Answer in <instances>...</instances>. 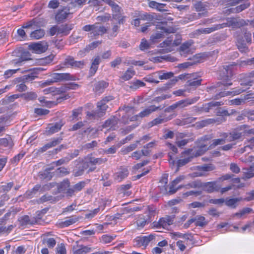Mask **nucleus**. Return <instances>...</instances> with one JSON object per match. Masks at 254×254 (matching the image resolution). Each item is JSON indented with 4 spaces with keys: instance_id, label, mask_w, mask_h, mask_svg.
Returning a JSON list of instances; mask_svg holds the SVG:
<instances>
[{
    "instance_id": "obj_1",
    "label": "nucleus",
    "mask_w": 254,
    "mask_h": 254,
    "mask_svg": "<svg viewBox=\"0 0 254 254\" xmlns=\"http://www.w3.org/2000/svg\"><path fill=\"white\" fill-rule=\"evenodd\" d=\"M254 77V70L247 74L243 79H241L240 85L243 87H236L232 89L231 91L221 92L218 94L216 95L215 99H218L219 98L232 95H238L249 89L250 86L254 84V81L251 80V78Z\"/></svg>"
},
{
    "instance_id": "obj_2",
    "label": "nucleus",
    "mask_w": 254,
    "mask_h": 254,
    "mask_svg": "<svg viewBox=\"0 0 254 254\" xmlns=\"http://www.w3.org/2000/svg\"><path fill=\"white\" fill-rule=\"evenodd\" d=\"M232 66L233 65L231 64L224 65L223 66L222 68L219 71V74L221 79L225 81L217 82L215 85L211 86L210 89H213L217 87H220L221 85H223L225 87H228L232 85V82H229V78L233 75L232 70Z\"/></svg>"
},
{
    "instance_id": "obj_3",
    "label": "nucleus",
    "mask_w": 254,
    "mask_h": 254,
    "mask_svg": "<svg viewBox=\"0 0 254 254\" xmlns=\"http://www.w3.org/2000/svg\"><path fill=\"white\" fill-rule=\"evenodd\" d=\"M82 29L85 32H88V36L92 39H96L107 31V29L99 22L86 25L82 27Z\"/></svg>"
},
{
    "instance_id": "obj_4",
    "label": "nucleus",
    "mask_w": 254,
    "mask_h": 254,
    "mask_svg": "<svg viewBox=\"0 0 254 254\" xmlns=\"http://www.w3.org/2000/svg\"><path fill=\"white\" fill-rule=\"evenodd\" d=\"M44 69L41 67L37 68L34 70V72L30 74L23 75L22 77L16 79V82H22V83L16 85V90L19 92L25 91L27 90V87L25 84V83L33 80L35 78L37 77V74Z\"/></svg>"
},
{
    "instance_id": "obj_5",
    "label": "nucleus",
    "mask_w": 254,
    "mask_h": 254,
    "mask_svg": "<svg viewBox=\"0 0 254 254\" xmlns=\"http://www.w3.org/2000/svg\"><path fill=\"white\" fill-rule=\"evenodd\" d=\"M107 98V97L106 98ZM110 99H104L97 103L98 109L96 111L87 112V119L88 120L98 119L103 116V113L106 110L108 106L106 105V102L109 101Z\"/></svg>"
},
{
    "instance_id": "obj_6",
    "label": "nucleus",
    "mask_w": 254,
    "mask_h": 254,
    "mask_svg": "<svg viewBox=\"0 0 254 254\" xmlns=\"http://www.w3.org/2000/svg\"><path fill=\"white\" fill-rule=\"evenodd\" d=\"M51 78L43 83L44 85H50L55 82L64 80H75V77L68 73H53L50 75Z\"/></svg>"
},
{
    "instance_id": "obj_7",
    "label": "nucleus",
    "mask_w": 254,
    "mask_h": 254,
    "mask_svg": "<svg viewBox=\"0 0 254 254\" xmlns=\"http://www.w3.org/2000/svg\"><path fill=\"white\" fill-rule=\"evenodd\" d=\"M123 10L119 5L112 1V23L117 21L119 24L125 22V16L122 15Z\"/></svg>"
},
{
    "instance_id": "obj_8",
    "label": "nucleus",
    "mask_w": 254,
    "mask_h": 254,
    "mask_svg": "<svg viewBox=\"0 0 254 254\" xmlns=\"http://www.w3.org/2000/svg\"><path fill=\"white\" fill-rule=\"evenodd\" d=\"M175 216L167 215L159 219L158 222L153 223V227L156 229H168V226L173 224Z\"/></svg>"
},
{
    "instance_id": "obj_9",
    "label": "nucleus",
    "mask_w": 254,
    "mask_h": 254,
    "mask_svg": "<svg viewBox=\"0 0 254 254\" xmlns=\"http://www.w3.org/2000/svg\"><path fill=\"white\" fill-rule=\"evenodd\" d=\"M95 167H89V165L87 161V157L82 161L80 165L76 167L73 171V174L74 177H78L83 174L85 170H87V173L92 172Z\"/></svg>"
},
{
    "instance_id": "obj_10",
    "label": "nucleus",
    "mask_w": 254,
    "mask_h": 254,
    "mask_svg": "<svg viewBox=\"0 0 254 254\" xmlns=\"http://www.w3.org/2000/svg\"><path fill=\"white\" fill-rule=\"evenodd\" d=\"M222 24H224V25L223 26V28L228 26L232 27L233 28H238L248 24V23L244 19L231 17L227 19V22L223 23Z\"/></svg>"
},
{
    "instance_id": "obj_11",
    "label": "nucleus",
    "mask_w": 254,
    "mask_h": 254,
    "mask_svg": "<svg viewBox=\"0 0 254 254\" xmlns=\"http://www.w3.org/2000/svg\"><path fill=\"white\" fill-rule=\"evenodd\" d=\"M74 11L70 9V6H64L62 9H59L56 15V20L58 22H62L65 19L68 15L73 13Z\"/></svg>"
},
{
    "instance_id": "obj_12",
    "label": "nucleus",
    "mask_w": 254,
    "mask_h": 254,
    "mask_svg": "<svg viewBox=\"0 0 254 254\" xmlns=\"http://www.w3.org/2000/svg\"><path fill=\"white\" fill-rule=\"evenodd\" d=\"M63 64L66 67L70 66L72 67L82 68L84 65V62L74 61L72 57L68 56L64 60Z\"/></svg>"
},
{
    "instance_id": "obj_13",
    "label": "nucleus",
    "mask_w": 254,
    "mask_h": 254,
    "mask_svg": "<svg viewBox=\"0 0 254 254\" xmlns=\"http://www.w3.org/2000/svg\"><path fill=\"white\" fill-rule=\"evenodd\" d=\"M152 24L156 26V29L161 30V32H163L166 34L174 33L175 32L174 28L167 26V22L166 21L152 22Z\"/></svg>"
},
{
    "instance_id": "obj_14",
    "label": "nucleus",
    "mask_w": 254,
    "mask_h": 254,
    "mask_svg": "<svg viewBox=\"0 0 254 254\" xmlns=\"http://www.w3.org/2000/svg\"><path fill=\"white\" fill-rule=\"evenodd\" d=\"M86 183L85 181H81L74 186L72 188H69L65 192L66 195L68 197H71L75 194V192L81 190L85 186Z\"/></svg>"
},
{
    "instance_id": "obj_15",
    "label": "nucleus",
    "mask_w": 254,
    "mask_h": 254,
    "mask_svg": "<svg viewBox=\"0 0 254 254\" xmlns=\"http://www.w3.org/2000/svg\"><path fill=\"white\" fill-rule=\"evenodd\" d=\"M29 49L32 50L36 54H40L45 52L48 49L47 43L44 42H39L32 43L29 45Z\"/></svg>"
},
{
    "instance_id": "obj_16",
    "label": "nucleus",
    "mask_w": 254,
    "mask_h": 254,
    "mask_svg": "<svg viewBox=\"0 0 254 254\" xmlns=\"http://www.w3.org/2000/svg\"><path fill=\"white\" fill-rule=\"evenodd\" d=\"M176 116L175 114H172L169 116H167L165 113L161 114L158 118L154 119L151 122V124L152 126H155L158 124L164 123L165 122H168L172 120L173 118Z\"/></svg>"
},
{
    "instance_id": "obj_17",
    "label": "nucleus",
    "mask_w": 254,
    "mask_h": 254,
    "mask_svg": "<svg viewBox=\"0 0 254 254\" xmlns=\"http://www.w3.org/2000/svg\"><path fill=\"white\" fill-rule=\"evenodd\" d=\"M219 136L221 138L214 139L211 141V143L209 146L210 149H213L218 145L225 144L226 143V139L228 136V133L227 132H220Z\"/></svg>"
},
{
    "instance_id": "obj_18",
    "label": "nucleus",
    "mask_w": 254,
    "mask_h": 254,
    "mask_svg": "<svg viewBox=\"0 0 254 254\" xmlns=\"http://www.w3.org/2000/svg\"><path fill=\"white\" fill-rule=\"evenodd\" d=\"M64 123L62 121L56 123L54 124H49L46 128V131L47 134H52L59 131L64 126Z\"/></svg>"
},
{
    "instance_id": "obj_19",
    "label": "nucleus",
    "mask_w": 254,
    "mask_h": 254,
    "mask_svg": "<svg viewBox=\"0 0 254 254\" xmlns=\"http://www.w3.org/2000/svg\"><path fill=\"white\" fill-rule=\"evenodd\" d=\"M202 190L208 193H211L215 191H218L216 187V182H209L207 183H202L201 188Z\"/></svg>"
},
{
    "instance_id": "obj_20",
    "label": "nucleus",
    "mask_w": 254,
    "mask_h": 254,
    "mask_svg": "<svg viewBox=\"0 0 254 254\" xmlns=\"http://www.w3.org/2000/svg\"><path fill=\"white\" fill-rule=\"evenodd\" d=\"M203 57L200 54H197L192 56V58H189V59L190 60V62L183 63L181 64L180 66L183 68H187L194 64L201 62V61Z\"/></svg>"
},
{
    "instance_id": "obj_21",
    "label": "nucleus",
    "mask_w": 254,
    "mask_h": 254,
    "mask_svg": "<svg viewBox=\"0 0 254 254\" xmlns=\"http://www.w3.org/2000/svg\"><path fill=\"white\" fill-rule=\"evenodd\" d=\"M164 108L161 106L156 107L155 105H151L148 108L145 109L139 113V116L140 118H143L149 116L152 113L157 111V110H161Z\"/></svg>"
},
{
    "instance_id": "obj_22",
    "label": "nucleus",
    "mask_w": 254,
    "mask_h": 254,
    "mask_svg": "<svg viewBox=\"0 0 254 254\" xmlns=\"http://www.w3.org/2000/svg\"><path fill=\"white\" fill-rule=\"evenodd\" d=\"M139 17L141 20H146L148 21H153L154 20H159L160 16L158 15L155 13H149L145 12L143 13H140L139 15Z\"/></svg>"
},
{
    "instance_id": "obj_23",
    "label": "nucleus",
    "mask_w": 254,
    "mask_h": 254,
    "mask_svg": "<svg viewBox=\"0 0 254 254\" xmlns=\"http://www.w3.org/2000/svg\"><path fill=\"white\" fill-rule=\"evenodd\" d=\"M199 97H195L191 99H187L186 100H181L176 102L177 107L179 108H184L188 105H191L196 102Z\"/></svg>"
},
{
    "instance_id": "obj_24",
    "label": "nucleus",
    "mask_w": 254,
    "mask_h": 254,
    "mask_svg": "<svg viewBox=\"0 0 254 254\" xmlns=\"http://www.w3.org/2000/svg\"><path fill=\"white\" fill-rule=\"evenodd\" d=\"M242 197L229 198L227 197L225 199L226 205L231 208H235L238 205L239 202L243 200Z\"/></svg>"
},
{
    "instance_id": "obj_25",
    "label": "nucleus",
    "mask_w": 254,
    "mask_h": 254,
    "mask_svg": "<svg viewBox=\"0 0 254 254\" xmlns=\"http://www.w3.org/2000/svg\"><path fill=\"white\" fill-rule=\"evenodd\" d=\"M59 34L62 36L67 35L73 29V25L72 24H64L58 25Z\"/></svg>"
},
{
    "instance_id": "obj_26",
    "label": "nucleus",
    "mask_w": 254,
    "mask_h": 254,
    "mask_svg": "<svg viewBox=\"0 0 254 254\" xmlns=\"http://www.w3.org/2000/svg\"><path fill=\"white\" fill-rule=\"evenodd\" d=\"M196 11H203L207 10L210 6L209 2L202 1H197L193 5Z\"/></svg>"
},
{
    "instance_id": "obj_27",
    "label": "nucleus",
    "mask_w": 254,
    "mask_h": 254,
    "mask_svg": "<svg viewBox=\"0 0 254 254\" xmlns=\"http://www.w3.org/2000/svg\"><path fill=\"white\" fill-rule=\"evenodd\" d=\"M108 86V83L104 81H100L94 84L93 90L97 94L102 93Z\"/></svg>"
},
{
    "instance_id": "obj_28",
    "label": "nucleus",
    "mask_w": 254,
    "mask_h": 254,
    "mask_svg": "<svg viewBox=\"0 0 254 254\" xmlns=\"http://www.w3.org/2000/svg\"><path fill=\"white\" fill-rule=\"evenodd\" d=\"M61 139H60V138H57V139H54L52 141L46 144L43 147L40 148L38 150V152L42 153V152L46 151L50 148L55 146L59 144L61 142Z\"/></svg>"
},
{
    "instance_id": "obj_29",
    "label": "nucleus",
    "mask_w": 254,
    "mask_h": 254,
    "mask_svg": "<svg viewBox=\"0 0 254 254\" xmlns=\"http://www.w3.org/2000/svg\"><path fill=\"white\" fill-rule=\"evenodd\" d=\"M70 182L68 179H64L63 182L60 184L57 183L56 187L58 189L59 192L67 191L70 186Z\"/></svg>"
},
{
    "instance_id": "obj_30",
    "label": "nucleus",
    "mask_w": 254,
    "mask_h": 254,
    "mask_svg": "<svg viewBox=\"0 0 254 254\" xmlns=\"http://www.w3.org/2000/svg\"><path fill=\"white\" fill-rule=\"evenodd\" d=\"M224 24H217L215 25H214L213 26L209 28H206L204 29H200L197 30V31L199 34L202 33H206V34H209L210 33L212 32H213L214 31H216L217 30L223 28V26H224Z\"/></svg>"
},
{
    "instance_id": "obj_31",
    "label": "nucleus",
    "mask_w": 254,
    "mask_h": 254,
    "mask_svg": "<svg viewBox=\"0 0 254 254\" xmlns=\"http://www.w3.org/2000/svg\"><path fill=\"white\" fill-rule=\"evenodd\" d=\"M194 221L195 225L201 227H204L208 224V221L206 220L204 216L201 215H197L194 218H193Z\"/></svg>"
},
{
    "instance_id": "obj_32",
    "label": "nucleus",
    "mask_w": 254,
    "mask_h": 254,
    "mask_svg": "<svg viewBox=\"0 0 254 254\" xmlns=\"http://www.w3.org/2000/svg\"><path fill=\"white\" fill-rule=\"evenodd\" d=\"M87 157V161L88 164H91L92 165H95L96 164H101L107 161L106 159L104 158H96L94 157H92L91 155H89Z\"/></svg>"
},
{
    "instance_id": "obj_33",
    "label": "nucleus",
    "mask_w": 254,
    "mask_h": 254,
    "mask_svg": "<svg viewBox=\"0 0 254 254\" xmlns=\"http://www.w3.org/2000/svg\"><path fill=\"white\" fill-rule=\"evenodd\" d=\"M79 220V217L76 216H72L67 218V219L60 224L61 227L64 228L71 225Z\"/></svg>"
},
{
    "instance_id": "obj_34",
    "label": "nucleus",
    "mask_w": 254,
    "mask_h": 254,
    "mask_svg": "<svg viewBox=\"0 0 254 254\" xmlns=\"http://www.w3.org/2000/svg\"><path fill=\"white\" fill-rule=\"evenodd\" d=\"M100 63V58L99 57H96L92 62V64L89 70V75L90 76H93L96 73L98 65Z\"/></svg>"
},
{
    "instance_id": "obj_35",
    "label": "nucleus",
    "mask_w": 254,
    "mask_h": 254,
    "mask_svg": "<svg viewBox=\"0 0 254 254\" xmlns=\"http://www.w3.org/2000/svg\"><path fill=\"white\" fill-rule=\"evenodd\" d=\"M98 129L97 128H95L93 127H89L86 129H82L79 132V134L82 136H84L85 135H90L91 134V136L93 137H95V134L97 133Z\"/></svg>"
},
{
    "instance_id": "obj_36",
    "label": "nucleus",
    "mask_w": 254,
    "mask_h": 254,
    "mask_svg": "<svg viewBox=\"0 0 254 254\" xmlns=\"http://www.w3.org/2000/svg\"><path fill=\"white\" fill-rule=\"evenodd\" d=\"M154 238V236L153 235L150 234L148 236H145L141 238H139L137 240L138 245L141 246H147L148 243Z\"/></svg>"
},
{
    "instance_id": "obj_37",
    "label": "nucleus",
    "mask_w": 254,
    "mask_h": 254,
    "mask_svg": "<svg viewBox=\"0 0 254 254\" xmlns=\"http://www.w3.org/2000/svg\"><path fill=\"white\" fill-rule=\"evenodd\" d=\"M217 120L214 119H208L204 120L196 123L197 127L199 128H202L209 125L213 124L216 123Z\"/></svg>"
},
{
    "instance_id": "obj_38",
    "label": "nucleus",
    "mask_w": 254,
    "mask_h": 254,
    "mask_svg": "<svg viewBox=\"0 0 254 254\" xmlns=\"http://www.w3.org/2000/svg\"><path fill=\"white\" fill-rule=\"evenodd\" d=\"M197 145L195 156H200L202 155L205 151L209 149V147L205 144H195Z\"/></svg>"
},
{
    "instance_id": "obj_39",
    "label": "nucleus",
    "mask_w": 254,
    "mask_h": 254,
    "mask_svg": "<svg viewBox=\"0 0 254 254\" xmlns=\"http://www.w3.org/2000/svg\"><path fill=\"white\" fill-rule=\"evenodd\" d=\"M190 46L191 44L189 42H186L183 44L180 47L181 55L184 57H187V54L190 52Z\"/></svg>"
},
{
    "instance_id": "obj_40",
    "label": "nucleus",
    "mask_w": 254,
    "mask_h": 254,
    "mask_svg": "<svg viewBox=\"0 0 254 254\" xmlns=\"http://www.w3.org/2000/svg\"><path fill=\"white\" fill-rule=\"evenodd\" d=\"M230 135V140L234 141L240 139L243 135V133L242 132L239 131L238 129L235 128L228 133V135Z\"/></svg>"
},
{
    "instance_id": "obj_41",
    "label": "nucleus",
    "mask_w": 254,
    "mask_h": 254,
    "mask_svg": "<svg viewBox=\"0 0 254 254\" xmlns=\"http://www.w3.org/2000/svg\"><path fill=\"white\" fill-rule=\"evenodd\" d=\"M41 185H36L31 190H27L25 195L28 198L32 197L38 191H40Z\"/></svg>"
},
{
    "instance_id": "obj_42",
    "label": "nucleus",
    "mask_w": 254,
    "mask_h": 254,
    "mask_svg": "<svg viewBox=\"0 0 254 254\" xmlns=\"http://www.w3.org/2000/svg\"><path fill=\"white\" fill-rule=\"evenodd\" d=\"M128 172L126 168L122 169L121 171L115 175V180L118 182L121 181L123 179L128 176Z\"/></svg>"
},
{
    "instance_id": "obj_43",
    "label": "nucleus",
    "mask_w": 254,
    "mask_h": 254,
    "mask_svg": "<svg viewBox=\"0 0 254 254\" xmlns=\"http://www.w3.org/2000/svg\"><path fill=\"white\" fill-rule=\"evenodd\" d=\"M250 5V3L249 2H246L237 6L235 8H231L229 10L230 12L232 13H239L249 7Z\"/></svg>"
},
{
    "instance_id": "obj_44",
    "label": "nucleus",
    "mask_w": 254,
    "mask_h": 254,
    "mask_svg": "<svg viewBox=\"0 0 254 254\" xmlns=\"http://www.w3.org/2000/svg\"><path fill=\"white\" fill-rule=\"evenodd\" d=\"M38 177L42 180L49 181L52 178L53 176L50 172L45 169L44 171H41L38 173Z\"/></svg>"
},
{
    "instance_id": "obj_45",
    "label": "nucleus",
    "mask_w": 254,
    "mask_h": 254,
    "mask_svg": "<svg viewBox=\"0 0 254 254\" xmlns=\"http://www.w3.org/2000/svg\"><path fill=\"white\" fill-rule=\"evenodd\" d=\"M45 35L44 30L39 29L32 32L30 34V37L34 39H39L43 37Z\"/></svg>"
},
{
    "instance_id": "obj_46",
    "label": "nucleus",
    "mask_w": 254,
    "mask_h": 254,
    "mask_svg": "<svg viewBox=\"0 0 254 254\" xmlns=\"http://www.w3.org/2000/svg\"><path fill=\"white\" fill-rule=\"evenodd\" d=\"M183 188H185L187 189H190V188H200L201 186V182L199 180H196L191 182H190L185 185H182Z\"/></svg>"
},
{
    "instance_id": "obj_47",
    "label": "nucleus",
    "mask_w": 254,
    "mask_h": 254,
    "mask_svg": "<svg viewBox=\"0 0 254 254\" xmlns=\"http://www.w3.org/2000/svg\"><path fill=\"white\" fill-rule=\"evenodd\" d=\"M158 77L157 72H154L152 73L151 74H150L148 75L147 76L144 77L143 78V80L148 82H151V83H158L159 82V80H157L156 79Z\"/></svg>"
},
{
    "instance_id": "obj_48",
    "label": "nucleus",
    "mask_w": 254,
    "mask_h": 254,
    "mask_svg": "<svg viewBox=\"0 0 254 254\" xmlns=\"http://www.w3.org/2000/svg\"><path fill=\"white\" fill-rule=\"evenodd\" d=\"M236 113V111L234 110H231L230 112H229L227 110L219 108L216 112V115L219 116H229Z\"/></svg>"
},
{
    "instance_id": "obj_49",
    "label": "nucleus",
    "mask_w": 254,
    "mask_h": 254,
    "mask_svg": "<svg viewBox=\"0 0 254 254\" xmlns=\"http://www.w3.org/2000/svg\"><path fill=\"white\" fill-rule=\"evenodd\" d=\"M178 81V79L177 78H174L168 81L165 84V86L163 87L162 88L157 89L156 92H158L160 90H165L168 88L172 87L174 85H175Z\"/></svg>"
},
{
    "instance_id": "obj_50",
    "label": "nucleus",
    "mask_w": 254,
    "mask_h": 254,
    "mask_svg": "<svg viewBox=\"0 0 254 254\" xmlns=\"http://www.w3.org/2000/svg\"><path fill=\"white\" fill-rule=\"evenodd\" d=\"M192 158V156H190L187 158L178 160L177 161V168L175 172H177L179 171L180 167L185 166V165L190 162Z\"/></svg>"
},
{
    "instance_id": "obj_51",
    "label": "nucleus",
    "mask_w": 254,
    "mask_h": 254,
    "mask_svg": "<svg viewBox=\"0 0 254 254\" xmlns=\"http://www.w3.org/2000/svg\"><path fill=\"white\" fill-rule=\"evenodd\" d=\"M48 201H50L51 202H55L57 201V199L56 197H53L52 195L45 194L38 199V202L42 203Z\"/></svg>"
},
{
    "instance_id": "obj_52",
    "label": "nucleus",
    "mask_w": 254,
    "mask_h": 254,
    "mask_svg": "<svg viewBox=\"0 0 254 254\" xmlns=\"http://www.w3.org/2000/svg\"><path fill=\"white\" fill-rule=\"evenodd\" d=\"M237 46L239 50L242 53H246L248 50L246 42L241 39H238Z\"/></svg>"
},
{
    "instance_id": "obj_53",
    "label": "nucleus",
    "mask_w": 254,
    "mask_h": 254,
    "mask_svg": "<svg viewBox=\"0 0 254 254\" xmlns=\"http://www.w3.org/2000/svg\"><path fill=\"white\" fill-rule=\"evenodd\" d=\"M157 72L158 77L160 80L168 79L172 78L174 75V73L172 72L162 73V71H159Z\"/></svg>"
},
{
    "instance_id": "obj_54",
    "label": "nucleus",
    "mask_w": 254,
    "mask_h": 254,
    "mask_svg": "<svg viewBox=\"0 0 254 254\" xmlns=\"http://www.w3.org/2000/svg\"><path fill=\"white\" fill-rule=\"evenodd\" d=\"M64 1L67 2L71 1L68 6L70 7V9L72 10V7H76L77 5L81 6L84 3L86 2V0H63Z\"/></svg>"
},
{
    "instance_id": "obj_55",
    "label": "nucleus",
    "mask_w": 254,
    "mask_h": 254,
    "mask_svg": "<svg viewBox=\"0 0 254 254\" xmlns=\"http://www.w3.org/2000/svg\"><path fill=\"white\" fill-rule=\"evenodd\" d=\"M91 251V248L87 246H81L80 249L74 251L73 254H87V253L90 252Z\"/></svg>"
},
{
    "instance_id": "obj_56",
    "label": "nucleus",
    "mask_w": 254,
    "mask_h": 254,
    "mask_svg": "<svg viewBox=\"0 0 254 254\" xmlns=\"http://www.w3.org/2000/svg\"><path fill=\"white\" fill-rule=\"evenodd\" d=\"M145 86V83L144 82L139 80H136L131 83V85H130V88L136 90L139 87H144Z\"/></svg>"
},
{
    "instance_id": "obj_57",
    "label": "nucleus",
    "mask_w": 254,
    "mask_h": 254,
    "mask_svg": "<svg viewBox=\"0 0 254 254\" xmlns=\"http://www.w3.org/2000/svg\"><path fill=\"white\" fill-rule=\"evenodd\" d=\"M213 136L212 134L204 135L199 138L195 141V144H204L203 142L212 139Z\"/></svg>"
},
{
    "instance_id": "obj_58",
    "label": "nucleus",
    "mask_w": 254,
    "mask_h": 254,
    "mask_svg": "<svg viewBox=\"0 0 254 254\" xmlns=\"http://www.w3.org/2000/svg\"><path fill=\"white\" fill-rule=\"evenodd\" d=\"M56 174L59 176L63 177L69 174L67 168L63 167L58 168L56 171Z\"/></svg>"
},
{
    "instance_id": "obj_59",
    "label": "nucleus",
    "mask_w": 254,
    "mask_h": 254,
    "mask_svg": "<svg viewBox=\"0 0 254 254\" xmlns=\"http://www.w3.org/2000/svg\"><path fill=\"white\" fill-rule=\"evenodd\" d=\"M79 87V85L75 83H70L68 84H66L63 86H62V90H66V91L72 89L75 90L78 88Z\"/></svg>"
},
{
    "instance_id": "obj_60",
    "label": "nucleus",
    "mask_w": 254,
    "mask_h": 254,
    "mask_svg": "<svg viewBox=\"0 0 254 254\" xmlns=\"http://www.w3.org/2000/svg\"><path fill=\"white\" fill-rule=\"evenodd\" d=\"M57 183L52 182L43 185L42 187L41 186L40 191L43 192L50 190L52 188L56 187Z\"/></svg>"
},
{
    "instance_id": "obj_61",
    "label": "nucleus",
    "mask_w": 254,
    "mask_h": 254,
    "mask_svg": "<svg viewBox=\"0 0 254 254\" xmlns=\"http://www.w3.org/2000/svg\"><path fill=\"white\" fill-rule=\"evenodd\" d=\"M19 221L21 226L33 224V222L30 220L29 217L27 215H24L20 217Z\"/></svg>"
},
{
    "instance_id": "obj_62",
    "label": "nucleus",
    "mask_w": 254,
    "mask_h": 254,
    "mask_svg": "<svg viewBox=\"0 0 254 254\" xmlns=\"http://www.w3.org/2000/svg\"><path fill=\"white\" fill-rule=\"evenodd\" d=\"M134 74L135 71L129 68L126 71L122 78L125 80H128L130 79L134 75Z\"/></svg>"
},
{
    "instance_id": "obj_63",
    "label": "nucleus",
    "mask_w": 254,
    "mask_h": 254,
    "mask_svg": "<svg viewBox=\"0 0 254 254\" xmlns=\"http://www.w3.org/2000/svg\"><path fill=\"white\" fill-rule=\"evenodd\" d=\"M43 243L44 244H47L49 248H52L55 247L56 242L55 239L51 238L47 239H44L43 240Z\"/></svg>"
},
{
    "instance_id": "obj_64",
    "label": "nucleus",
    "mask_w": 254,
    "mask_h": 254,
    "mask_svg": "<svg viewBox=\"0 0 254 254\" xmlns=\"http://www.w3.org/2000/svg\"><path fill=\"white\" fill-rule=\"evenodd\" d=\"M66 251L65 246L64 244L61 243L58 245L56 248V254H66Z\"/></svg>"
}]
</instances>
